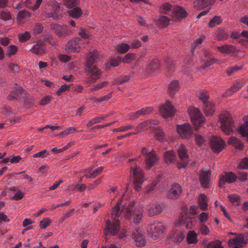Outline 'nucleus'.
Listing matches in <instances>:
<instances>
[{
  "mask_svg": "<svg viewBox=\"0 0 248 248\" xmlns=\"http://www.w3.org/2000/svg\"><path fill=\"white\" fill-rule=\"evenodd\" d=\"M122 199H119L111 211V219L108 220L106 223L105 232L106 235H115L120 230L118 218L122 216L126 219L133 216V222L135 224L140 223L143 217L142 208H135L134 202L122 205Z\"/></svg>",
  "mask_w": 248,
  "mask_h": 248,
  "instance_id": "f257e3e1",
  "label": "nucleus"
},
{
  "mask_svg": "<svg viewBox=\"0 0 248 248\" xmlns=\"http://www.w3.org/2000/svg\"><path fill=\"white\" fill-rule=\"evenodd\" d=\"M99 53L97 51L90 52L86 62V72L90 74L89 82L91 83L95 82L100 78L101 72L96 66Z\"/></svg>",
  "mask_w": 248,
  "mask_h": 248,
  "instance_id": "f03ea898",
  "label": "nucleus"
},
{
  "mask_svg": "<svg viewBox=\"0 0 248 248\" xmlns=\"http://www.w3.org/2000/svg\"><path fill=\"white\" fill-rule=\"evenodd\" d=\"M197 206L194 205L191 206L189 211L187 209H184L182 213L181 218L179 220V225H184L186 229L194 228L196 221L192 216L197 214Z\"/></svg>",
  "mask_w": 248,
  "mask_h": 248,
  "instance_id": "7ed1b4c3",
  "label": "nucleus"
},
{
  "mask_svg": "<svg viewBox=\"0 0 248 248\" xmlns=\"http://www.w3.org/2000/svg\"><path fill=\"white\" fill-rule=\"evenodd\" d=\"M221 125L220 127L227 135H229L233 132V121L231 114L225 112L221 113L219 116V121Z\"/></svg>",
  "mask_w": 248,
  "mask_h": 248,
  "instance_id": "20e7f679",
  "label": "nucleus"
},
{
  "mask_svg": "<svg viewBox=\"0 0 248 248\" xmlns=\"http://www.w3.org/2000/svg\"><path fill=\"white\" fill-rule=\"evenodd\" d=\"M210 96L207 91L202 90V111L206 117L212 116L216 110V105L209 100Z\"/></svg>",
  "mask_w": 248,
  "mask_h": 248,
  "instance_id": "39448f33",
  "label": "nucleus"
},
{
  "mask_svg": "<svg viewBox=\"0 0 248 248\" xmlns=\"http://www.w3.org/2000/svg\"><path fill=\"white\" fill-rule=\"evenodd\" d=\"M188 112L195 130L198 131L202 126V114L200 110L194 107H189Z\"/></svg>",
  "mask_w": 248,
  "mask_h": 248,
  "instance_id": "423d86ee",
  "label": "nucleus"
},
{
  "mask_svg": "<svg viewBox=\"0 0 248 248\" xmlns=\"http://www.w3.org/2000/svg\"><path fill=\"white\" fill-rule=\"evenodd\" d=\"M51 29L55 31L58 36L62 38L72 35L74 31V30L70 29L67 25L57 24H51Z\"/></svg>",
  "mask_w": 248,
  "mask_h": 248,
  "instance_id": "0eeeda50",
  "label": "nucleus"
},
{
  "mask_svg": "<svg viewBox=\"0 0 248 248\" xmlns=\"http://www.w3.org/2000/svg\"><path fill=\"white\" fill-rule=\"evenodd\" d=\"M150 226V229L148 230L149 235L154 240L157 239L164 232L165 227L161 222H155Z\"/></svg>",
  "mask_w": 248,
  "mask_h": 248,
  "instance_id": "6e6552de",
  "label": "nucleus"
},
{
  "mask_svg": "<svg viewBox=\"0 0 248 248\" xmlns=\"http://www.w3.org/2000/svg\"><path fill=\"white\" fill-rule=\"evenodd\" d=\"M84 44L83 39L79 37H75L67 42L65 50L68 52H79Z\"/></svg>",
  "mask_w": 248,
  "mask_h": 248,
  "instance_id": "1a4fd4ad",
  "label": "nucleus"
},
{
  "mask_svg": "<svg viewBox=\"0 0 248 248\" xmlns=\"http://www.w3.org/2000/svg\"><path fill=\"white\" fill-rule=\"evenodd\" d=\"M141 154L144 157L147 168L150 169L157 160L155 152L153 150L150 151L146 147H143L141 149Z\"/></svg>",
  "mask_w": 248,
  "mask_h": 248,
  "instance_id": "9d476101",
  "label": "nucleus"
},
{
  "mask_svg": "<svg viewBox=\"0 0 248 248\" xmlns=\"http://www.w3.org/2000/svg\"><path fill=\"white\" fill-rule=\"evenodd\" d=\"M210 147L214 153L218 154L224 148L225 141L220 138L217 136H212L210 140Z\"/></svg>",
  "mask_w": 248,
  "mask_h": 248,
  "instance_id": "9b49d317",
  "label": "nucleus"
},
{
  "mask_svg": "<svg viewBox=\"0 0 248 248\" xmlns=\"http://www.w3.org/2000/svg\"><path fill=\"white\" fill-rule=\"evenodd\" d=\"M176 127L177 133L181 138L187 139L192 136L193 131L189 124L177 125Z\"/></svg>",
  "mask_w": 248,
  "mask_h": 248,
  "instance_id": "f8f14e48",
  "label": "nucleus"
},
{
  "mask_svg": "<svg viewBox=\"0 0 248 248\" xmlns=\"http://www.w3.org/2000/svg\"><path fill=\"white\" fill-rule=\"evenodd\" d=\"M131 174L133 176L135 179V187L139 191L140 189V186L144 181V176L142 171L139 169L132 168L130 170Z\"/></svg>",
  "mask_w": 248,
  "mask_h": 248,
  "instance_id": "ddd939ff",
  "label": "nucleus"
},
{
  "mask_svg": "<svg viewBox=\"0 0 248 248\" xmlns=\"http://www.w3.org/2000/svg\"><path fill=\"white\" fill-rule=\"evenodd\" d=\"M132 238L138 247L145 246L146 242L143 231L140 228H136L132 232Z\"/></svg>",
  "mask_w": 248,
  "mask_h": 248,
  "instance_id": "4468645a",
  "label": "nucleus"
},
{
  "mask_svg": "<svg viewBox=\"0 0 248 248\" xmlns=\"http://www.w3.org/2000/svg\"><path fill=\"white\" fill-rule=\"evenodd\" d=\"M182 192L181 186L178 183H174L169 190L167 196L168 198L176 200L179 198Z\"/></svg>",
  "mask_w": 248,
  "mask_h": 248,
  "instance_id": "2eb2a0df",
  "label": "nucleus"
},
{
  "mask_svg": "<svg viewBox=\"0 0 248 248\" xmlns=\"http://www.w3.org/2000/svg\"><path fill=\"white\" fill-rule=\"evenodd\" d=\"M237 176L234 173L230 171L225 172L224 175L220 176L219 182L218 186L220 188H222L226 183H232L236 181Z\"/></svg>",
  "mask_w": 248,
  "mask_h": 248,
  "instance_id": "dca6fc26",
  "label": "nucleus"
},
{
  "mask_svg": "<svg viewBox=\"0 0 248 248\" xmlns=\"http://www.w3.org/2000/svg\"><path fill=\"white\" fill-rule=\"evenodd\" d=\"M23 94H25V91L16 84L13 87L11 93L7 96V99L9 100L20 99Z\"/></svg>",
  "mask_w": 248,
  "mask_h": 248,
  "instance_id": "f3484780",
  "label": "nucleus"
},
{
  "mask_svg": "<svg viewBox=\"0 0 248 248\" xmlns=\"http://www.w3.org/2000/svg\"><path fill=\"white\" fill-rule=\"evenodd\" d=\"M178 155L181 161L179 163L178 167L185 168L188 164L187 154L186 150L184 145L181 146L178 149Z\"/></svg>",
  "mask_w": 248,
  "mask_h": 248,
  "instance_id": "a211bd4d",
  "label": "nucleus"
},
{
  "mask_svg": "<svg viewBox=\"0 0 248 248\" xmlns=\"http://www.w3.org/2000/svg\"><path fill=\"white\" fill-rule=\"evenodd\" d=\"M160 110L162 116L165 118L172 116L175 112L174 108L169 101L160 108Z\"/></svg>",
  "mask_w": 248,
  "mask_h": 248,
  "instance_id": "6ab92c4d",
  "label": "nucleus"
},
{
  "mask_svg": "<svg viewBox=\"0 0 248 248\" xmlns=\"http://www.w3.org/2000/svg\"><path fill=\"white\" fill-rule=\"evenodd\" d=\"M228 246L232 248H242L246 244L244 237L240 234L235 238L230 239L228 242Z\"/></svg>",
  "mask_w": 248,
  "mask_h": 248,
  "instance_id": "aec40b11",
  "label": "nucleus"
},
{
  "mask_svg": "<svg viewBox=\"0 0 248 248\" xmlns=\"http://www.w3.org/2000/svg\"><path fill=\"white\" fill-rule=\"evenodd\" d=\"M165 206L163 204L158 202L153 203L150 204L148 210V215L149 216L152 217L161 213Z\"/></svg>",
  "mask_w": 248,
  "mask_h": 248,
  "instance_id": "412c9836",
  "label": "nucleus"
},
{
  "mask_svg": "<svg viewBox=\"0 0 248 248\" xmlns=\"http://www.w3.org/2000/svg\"><path fill=\"white\" fill-rule=\"evenodd\" d=\"M158 121L155 120H152L150 121H146L143 122L139 124L137 127V133L140 132L141 130H144L148 128L153 129L154 125H157L158 124Z\"/></svg>",
  "mask_w": 248,
  "mask_h": 248,
  "instance_id": "4be33fe9",
  "label": "nucleus"
},
{
  "mask_svg": "<svg viewBox=\"0 0 248 248\" xmlns=\"http://www.w3.org/2000/svg\"><path fill=\"white\" fill-rule=\"evenodd\" d=\"M212 173L210 170H204L202 169V188H208L211 183Z\"/></svg>",
  "mask_w": 248,
  "mask_h": 248,
  "instance_id": "5701e85b",
  "label": "nucleus"
},
{
  "mask_svg": "<svg viewBox=\"0 0 248 248\" xmlns=\"http://www.w3.org/2000/svg\"><path fill=\"white\" fill-rule=\"evenodd\" d=\"M187 13L185 9L178 6L173 9L172 16L174 20H177L185 17Z\"/></svg>",
  "mask_w": 248,
  "mask_h": 248,
  "instance_id": "b1692460",
  "label": "nucleus"
},
{
  "mask_svg": "<svg viewBox=\"0 0 248 248\" xmlns=\"http://www.w3.org/2000/svg\"><path fill=\"white\" fill-rule=\"evenodd\" d=\"M46 49V47L43 43L38 42L34 45L30 50L36 55H42L45 53Z\"/></svg>",
  "mask_w": 248,
  "mask_h": 248,
  "instance_id": "393cba45",
  "label": "nucleus"
},
{
  "mask_svg": "<svg viewBox=\"0 0 248 248\" xmlns=\"http://www.w3.org/2000/svg\"><path fill=\"white\" fill-rule=\"evenodd\" d=\"M217 49L222 54H230L234 53L236 49L235 46L228 44L222 46H217Z\"/></svg>",
  "mask_w": 248,
  "mask_h": 248,
  "instance_id": "a878e982",
  "label": "nucleus"
},
{
  "mask_svg": "<svg viewBox=\"0 0 248 248\" xmlns=\"http://www.w3.org/2000/svg\"><path fill=\"white\" fill-rule=\"evenodd\" d=\"M228 143L229 144L233 146L239 150H241L244 148L242 142L235 137H230L228 140Z\"/></svg>",
  "mask_w": 248,
  "mask_h": 248,
  "instance_id": "bb28decb",
  "label": "nucleus"
},
{
  "mask_svg": "<svg viewBox=\"0 0 248 248\" xmlns=\"http://www.w3.org/2000/svg\"><path fill=\"white\" fill-rule=\"evenodd\" d=\"M152 110L153 108L150 107L142 108L140 110L133 113L131 116V119H135L140 115L148 114L151 113Z\"/></svg>",
  "mask_w": 248,
  "mask_h": 248,
  "instance_id": "cd10ccee",
  "label": "nucleus"
},
{
  "mask_svg": "<svg viewBox=\"0 0 248 248\" xmlns=\"http://www.w3.org/2000/svg\"><path fill=\"white\" fill-rule=\"evenodd\" d=\"M152 130L156 140L160 141H164L165 139V134L162 129L156 125H154Z\"/></svg>",
  "mask_w": 248,
  "mask_h": 248,
  "instance_id": "c85d7f7f",
  "label": "nucleus"
},
{
  "mask_svg": "<svg viewBox=\"0 0 248 248\" xmlns=\"http://www.w3.org/2000/svg\"><path fill=\"white\" fill-rule=\"evenodd\" d=\"M186 239L188 244H195L198 242L197 234L194 231H190L187 234Z\"/></svg>",
  "mask_w": 248,
  "mask_h": 248,
  "instance_id": "c756f323",
  "label": "nucleus"
},
{
  "mask_svg": "<svg viewBox=\"0 0 248 248\" xmlns=\"http://www.w3.org/2000/svg\"><path fill=\"white\" fill-rule=\"evenodd\" d=\"M60 5L57 2L54 3V8L52 9L51 14L48 16V17H51L54 20H56L58 18V16L60 15Z\"/></svg>",
  "mask_w": 248,
  "mask_h": 248,
  "instance_id": "7c9ffc66",
  "label": "nucleus"
},
{
  "mask_svg": "<svg viewBox=\"0 0 248 248\" xmlns=\"http://www.w3.org/2000/svg\"><path fill=\"white\" fill-rule=\"evenodd\" d=\"M68 14L72 17L75 18H79L82 14V12L80 8L76 7L68 11Z\"/></svg>",
  "mask_w": 248,
  "mask_h": 248,
  "instance_id": "2f4dec72",
  "label": "nucleus"
},
{
  "mask_svg": "<svg viewBox=\"0 0 248 248\" xmlns=\"http://www.w3.org/2000/svg\"><path fill=\"white\" fill-rule=\"evenodd\" d=\"M164 156L165 161L167 163H172L176 158V155L173 151L166 152Z\"/></svg>",
  "mask_w": 248,
  "mask_h": 248,
  "instance_id": "473e14b6",
  "label": "nucleus"
},
{
  "mask_svg": "<svg viewBox=\"0 0 248 248\" xmlns=\"http://www.w3.org/2000/svg\"><path fill=\"white\" fill-rule=\"evenodd\" d=\"M179 90V85L178 81L173 80L170 82L169 87V91L170 94L172 96Z\"/></svg>",
  "mask_w": 248,
  "mask_h": 248,
  "instance_id": "72a5a7b5",
  "label": "nucleus"
},
{
  "mask_svg": "<svg viewBox=\"0 0 248 248\" xmlns=\"http://www.w3.org/2000/svg\"><path fill=\"white\" fill-rule=\"evenodd\" d=\"M229 34L224 30L219 29L217 31L216 37L218 41L226 40L228 38Z\"/></svg>",
  "mask_w": 248,
  "mask_h": 248,
  "instance_id": "f704fd0d",
  "label": "nucleus"
},
{
  "mask_svg": "<svg viewBox=\"0 0 248 248\" xmlns=\"http://www.w3.org/2000/svg\"><path fill=\"white\" fill-rule=\"evenodd\" d=\"M130 46L126 44H120L116 46V49L120 53H125L130 49Z\"/></svg>",
  "mask_w": 248,
  "mask_h": 248,
  "instance_id": "c9c22d12",
  "label": "nucleus"
},
{
  "mask_svg": "<svg viewBox=\"0 0 248 248\" xmlns=\"http://www.w3.org/2000/svg\"><path fill=\"white\" fill-rule=\"evenodd\" d=\"M222 242L220 240L213 241L209 242L207 245L205 246V248H224L221 246Z\"/></svg>",
  "mask_w": 248,
  "mask_h": 248,
  "instance_id": "e433bc0d",
  "label": "nucleus"
},
{
  "mask_svg": "<svg viewBox=\"0 0 248 248\" xmlns=\"http://www.w3.org/2000/svg\"><path fill=\"white\" fill-rule=\"evenodd\" d=\"M159 62L157 60L152 61L147 66V69L151 72L155 71L159 68Z\"/></svg>",
  "mask_w": 248,
  "mask_h": 248,
  "instance_id": "4c0bfd02",
  "label": "nucleus"
},
{
  "mask_svg": "<svg viewBox=\"0 0 248 248\" xmlns=\"http://www.w3.org/2000/svg\"><path fill=\"white\" fill-rule=\"evenodd\" d=\"M186 237V233L183 232H178L173 234L174 240L177 243L182 242Z\"/></svg>",
  "mask_w": 248,
  "mask_h": 248,
  "instance_id": "58836bf2",
  "label": "nucleus"
},
{
  "mask_svg": "<svg viewBox=\"0 0 248 248\" xmlns=\"http://www.w3.org/2000/svg\"><path fill=\"white\" fill-rule=\"evenodd\" d=\"M216 59L214 58H206L205 57L204 59H202V62H204L202 63V69L207 68V67L211 65L214 62H215Z\"/></svg>",
  "mask_w": 248,
  "mask_h": 248,
  "instance_id": "ea45409f",
  "label": "nucleus"
},
{
  "mask_svg": "<svg viewBox=\"0 0 248 248\" xmlns=\"http://www.w3.org/2000/svg\"><path fill=\"white\" fill-rule=\"evenodd\" d=\"M244 83L241 81L236 82L230 88L229 92L232 93L238 91L243 86Z\"/></svg>",
  "mask_w": 248,
  "mask_h": 248,
  "instance_id": "a19ab883",
  "label": "nucleus"
},
{
  "mask_svg": "<svg viewBox=\"0 0 248 248\" xmlns=\"http://www.w3.org/2000/svg\"><path fill=\"white\" fill-rule=\"evenodd\" d=\"M17 51V47L15 45H11L7 47L6 55L8 56H11L15 55Z\"/></svg>",
  "mask_w": 248,
  "mask_h": 248,
  "instance_id": "79ce46f5",
  "label": "nucleus"
},
{
  "mask_svg": "<svg viewBox=\"0 0 248 248\" xmlns=\"http://www.w3.org/2000/svg\"><path fill=\"white\" fill-rule=\"evenodd\" d=\"M31 38L30 33L28 31L19 33L18 35V38L19 41L23 42L29 40Z\"/></svg>",
  "mask_w": 248,
  "mask_h": 248,
  "instance_id": "37998d69",
  "label": "nucleus"
},
{
  "mask_svg": "<svg viewBox=\"0 0 248 248\" xmlns=\"http://www.w3.org/2000/svg\"><path fill=\"white\" fill-rule=\"evenodd\" d=\"M171 5L169 3H163L160 7V12L165 14H168L171 10Z\"/></svg>",
  "mask_w": 248,
  "mask_h": 248,
  "instance_id": "c03bdc74",
  "label": "nucleus"
},
{
  "mask_svg": "<svg viewBox=\"0 0 248 248\" xmlns=\"http://www.w3.org/2000/svg\"><path fill=\"white\" fill-rule=\"evenodd\" d=\"M221 20L220 17L218 16H215L212 19H211L209 23V26L210 27H214L217 25L220 24Z\"/></svg>",
  "mask_w": 248,
  "mask_h": 248,
  "instance_id": "a18cd8bd",
  "label": "nucleus"
},
{
  "mask_svg": "<svg viewBox=\"0 0 248 248\" xmlns=\"http://www.w3.org/2000/svg\"><path fill=\"white\" fill-rule=\"evenodd\" d=\"M32 30L34 34H38L43 31L44 26L41 24L37 23L34 25Z\"/></svg>",
  "mask_w": 248,
  "mask_h": 248,
  "instance_id": "49530a36",
  "label": "nucleus"
},
{
  "mask_svg": "<svg viewBox=\"0 0 248 248\" xmlns=\"http://www.w3.org/2000/svg\"><path fill=\"white\" fill-rule=\"evenodd\" d=\"M71 85V84L62 85L57 91L56 94L57 95H61L63 92L69 91Z\"/></svg>",
  "mask_w": 248,
  "mask_h": 248,
  "instance_id": "de8ad7c7",
  "label": "nucleus"
},
{
  "mask_svg": "<svg viewBox=\"0 0 248 248\" xmlns=\"http://www.w3.org/2000/svg\"><path fill=\"white\" fill-rule=\"evenodd\" d=\"M135 54L134 53H128L123 58V62L129 63L134 60Z\"/></svg>",
  "mask_w": 248,
  "mask_h": 248,
  "instance_id": "09e8293b",
  "label": "nucleus"
},
{
  "mask_svg": "<svg viewBox=\"0 0 248 248\" xmlns=\"http://www.w3.org/2000/svg\"><path fill=\"white\" fill-rule=\"evenodd\" d=\"M31 16V14L29 13L28 12L25 11V10H22L21 11L19 12L17 16V18L19 20H22L24 18L26 17H30Z\"/></svg>",
  "mask_w": 248,
  "mask_h": 248,
  "instance_id": "8fccbe9b",
  "label": "nucleus"
},
{
  "mask_svg": "<svg viewBox=\"0 0 248 248\" xmlns=\"http://www.w3.org/2000/svg\"><path fill=\"white\" fill-rule=\"evenodd\" d=\"M79 35L82 37L83 39H87L90 37V34L86 29L81 28L79 29L78 31Z\"/></svg>",
  "mask_w": 248,
  "mask_h": 248,
  "instance_id": "3c124183",
  "label": "nucleus"
},
{
  "mask_svg": "<svg viewBox=\"0 0 248 248\" xmlns=\"http://www.w3.org/2000/svg\"><path fill=\"white\" fill-rule=\"evenodd\" d=\"M72 187H73L72 189L73 191L78 190L81 192L84 191L87 188L86 185L84 184H78L73 186Z\"/></svg>",
  "mask_w": 248,
  "mask_h": 248,
  "instance_id": "603ef678",
  "label": "nucleus"
},
{
  "mask_svg": "<svg viewBox=\"0 0 248 248\" xmlns=\"http://www.w3.org/2000/svg\"><path fill=\"white\" fill-rule=\"evenodd\" d=\"M64 2L66 6L72 8L79 3V0H65Z\"/></svg>",
  "mask_w": 248,
  "mask_h": 248,
  "instance_id": "864d4df0",
  "label": "nucleus"
},
{
  "mask_svg": "<svg viewBox=\"0 0 248 248\" xmlns=\"http://www.w3.org/2000/svg\"><path fill=\"white\" fill-rule=\"evenodd\" d=\"M49 155L48 154H47V150H44L42 151L38 152L37 153H35L32 155V157L34 158H38V157H41V158H45L46 157Z\"/></svg>",
  "mask_w": 248,
  "mask_h": 248,
  "instance_id": "5fc2aeb1",
  "label": "nucleus"
},
{
  "mask_svg": "<svg viewBox=\"0 0 248 248\" xmlns=\"http://www.w3.org/2000/svg\"><path fill=\"white\" fill-rule=\"evenodd\" d=\"M51 222V221L49 218H45L40 221V227L42 229H45L50 225Z\"/></svg>",
  "mask_w": 248,
  "mask_h": 248,
  "instance_id": "6e6d98bb",
  "label": "nucleus"
},
{
  "mask_svg": "<svg viewBox=\"0 0 248 248\" xmlns=\"http://www.w3.org/2000/svg\"><path fill=\"white\" fill-rule=\"evenodd\" d=\"M0 18L3 20L7 21L11 19V15L9 12L2 11L0 14Z\"/></svg>",
  "mask_w": 248,
  "mask_h": 248,
  "instance_id": "4d7b16f0",
  "label": "nucleus"
},
{
  "mask_svg": "<svg viewBox=\"0 0 248 248\" xmlns=\"http://www.w3.org/2000/svg\"><path fill=\"white\" fill-rule=\"evenodd\" d=\"M230 199V202L232 203H236L237 205H239L240 198L239 196L235 194L230 195L228 196Z\"/></svg>",
  "mask_w": 248,
  "mask_h": 248,
  "instance_id": "13d9d810",
  "label": "nucleus"
},
{
  "mask_svg": "<svg viewBox=\"0 0 248 248\" xmlns=\"http://www.w3.org/2000/svg\"><path fill=\"white\" fill-rule=\"evenodd\" d=\"M108 82L107 81H104L101 83H98L95 85L93 88L92 89V91H97L100 89L106 87L107 85H108Z\"/></svg>",
  "mask_w": 248,
  "mask_h": 248,
  "instance_id": "bf43d9fd",
  "label": "nucleus"
},
{
  "mask_svg": "<svg viewBox=\"0 0 248 248\" xmlns=\"http://www.w3.org/2000/svg\"><path fill=\"white\" fill-rule=\"evenodd\" d=\"M239 168L248 169V158H244L241 161L239 165Z\"/></svg>",
  "mask_w": 248,
  "mask_h": 248,
  "instance_id": "052dcab7",
  "label": "nucleus"
},
{
  "mask_svg": "<svg viewBox=\"0 0 248 248\" xmlns=\"http://www.w3.org/2000/svg\"><path fill=\"white\" fill-rule=\"evenodd\" d=\"M242 65L240 66H234L233 67H231L226 70L227 74L228 76H230L234 72L242 69Z\"/></svg>",
  "mask_w": 248,
  "mask_h": 248,
  "instance_id": "680f3d73",
  "label": "nucleus"
},
{
  "mask_svg": "<svg viewBox=\"0 0 248 248\" xmlns=\"http://www.w3.org/2000/svg\"><path fill=\"white\" fill-rule=\"evenodd\" d=\"M159 20L163 26H167L170 21L168 17L163 16H160Z\"/></svg>",
  "mask_w": 248,
  "mask_h": 248,
  "instance_id": "e2e57ef3",
  "label": "nucleus"
},
{
  "mask_svg": "<svg viewBox=\"0 0 248 248\" xmlns=\"http://www.w3.org/2000/svg\"><path fill=\"white\" fill-rule=\"evenodd\" d=\"M130 79V77L129 76H125L120 79L116 80L114 82L113 84H122L125 82H127Z\"/></svg>",
  "mask_w": 248,
  "mask_h": 248,
  "instance_id": "0e129e2a",
  "label": "nucleus"
},
{
  "mask_svg": "<svg viewBox=\"0 0 248 248\" xmlns=\"http://www.w3.org/2000/svg\"><path fill=\"white\" fill-rule=\"evenodd\" d=\"M101 182V178H98L96 179L95 181L93 182V184H89L88 188L89 190H91L94 188L96 186H97Z\"/></svg>",
  "mask_w": 248,
  "mask_h": 248,
  "instance_id": "69168bd1",
  "label": "nucleus"
},
{
  "mask_svg": "<svg viewBox=\"0 0 248 248\" xmlns=\"http://www.w3.org/2000/svg\"><path fill=\"white\" fill-rule=\"evenodd\" d=\"M76 131V128L73 127H70L66 129H65L64 131H62L60 133V135L64 134L65 135H68L71 133H73Z\"/></svg>",
  "mask_w": 248,
  "mask_h": 248,
  "instance_id": "338daca9",
  "label": "nucleus"
},
{
  "mask_svg": "<svg viewBox=\"0 0 248 248\" xmlns=\"http://www.w3.org/2000/svg\"><path fill=\"white\" fill-rule=\"evenodd\" d=\"M122 62V59L120 57H118L116 59H113L110 60V64L113 66H118Z\"/></svg>",
  "mask_w": 248,
  "mask_h": 248,
  "instance_id": "774afa93",
  "label": "nucleus"
}]
</instances>
